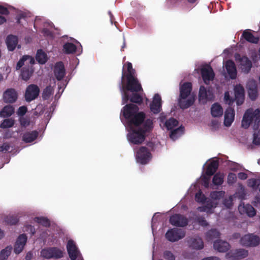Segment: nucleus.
I'll use <instances>...</instances> for the list:
<instances>
[{
    "label": "nucleus",
    "instance_id": "f257e3e1",
    "mask_svg": "<svg viewBox=\"0 0 260 260\" xmlns=\"http://www.w3.org/2000/svg\"><path fill=\"white\" fill-rule=\"evenodd\" d=\"M137 128H132L127 135L129 142L135 145L143 143L146 137V134L151 132L154 127L153 120L147 118Z\"/></svg>",
    "mask_w": 260,
    "mask_h": 260
},
{
    "label": "nucleus",
    "instance_id": "f03ea898",
    "mask_svg": "<svg viewBox=\"0 0 260 260\" xmlns=\"http://www.w3.org/2000/svg\"><path fill=\"white\" fill-rule=\"evenodd\" d=\"M139 108L137 105L128 104L123 107L121 113L131 124L139 126H141V124L147 119L145 113L143 112H139Z\"/></svg>",
    "mask_w": 260,
    "mask_h": 260
},
{
    "label": "nucleus",
    "instance_id": "7ed1b4c3",
    "mask_svg": "<svg viewBox=\"0 0 260 260\" xmlns=\"http://www.w3.org/2000/svg\"><path fill=\"white\" fill-rule=\"evenodd\" d=\"M260 124V110L256 109L253 110L252 109H247L243 117L241 125L246 129L251 125L254 131L258 129Z\"/></svg>",
    "mask_w": 260,
    "mask_h": 260
},
{
    "label": "nucleus",
    "instance_id": "20e7f679",
    "mask_svg": "<svg viewBox=\"0 0 260 260\" xmlns=\"http://www.w3.org/2000/svg\"><path fill=\"white\" fill-rule=\"evenodd\" d=\"M35 59L29 55H23L18 61L16 64V69L18 70L20 69L23 66H25L21 70V78L27 81L28 80L34 73V70L32 66L35 63Z\"/></svg>",
    "mask_w": 260,
    "mask_h": 260
},
{
    "label": "nucleus",
    "instance_id": "39448f33",
    "mask_svg": "<svg viewBox=\"0 0 260 260\" xmlns=\"http://www.w3.org/2000/svg\"><path fill=\"white\" fill-rule=\"evenodd\" d=\"M119 86L122 94L124 92H138L143 90L141 84L136 75L126 77L123 80L121 79Z\"/></svg>",
    "mask_w": 260,
    "mask_h": 260
},
{
    "label": "nucleus",
    "instance_id": "423d86ee",
    "mask_svg": "<svg viewBox=\"0 0 260 260\" xmlns=\"http://www.w3.org/2000/svg\"><path fill=\"white\" fill-rule=\"evenodd\" d=\"M41 255L45 258H60L63 256L62 250L56 247H48L43 249L41 251Z\"/></svg>",
    "mask_w": 260,
    "mask_h": 260
},
{
    "label": "nucleus",
    "instance_id": "0eeeda50",
    "mask_svg": "<svg viewBox=\"0 0 260 260\" xmlns=\"http://www.w3.org/2000/svg\"><path fill=\"white\" fill-rule=\"evenodd\" d=\"M136 158L138 162L145 165L150 160L151 154L147 147L141 146L136 152Z\"/></svg>",
    "mask_w": 260,
    "mask_h": 260
},
{
    "label": "nucleus",
    "instance_id": "6e6552de",
    "mask_svg": "<svg viewBox=\"0 0 260 260\" xmlns=\"http://www.w3.org/2000/svg\"><path fill=\"white\" fill-rule=\"evenodd\" d=\"M185 232L181 229L173 228L168 230L165 234L166 238L169 241L174 242L183 238Z\"/></svg>",
    "mask_w": 260,
    "mask_h": 260
},
{
    "label": "nucleus",
    "instance_id": "1a4fd4ad",
    "mask_svg": "<svg viewBox=\"0 0 260 260\" xmlns=\"http://www.w3.org/2000/svg\"><path fill=\"white\" fill-rule=\"evenodd\" d=\"M260 243V239L257 236L247 234L243 236L240 240V243L245 247H254Z\"/></svg>",
    "mask_w": 260,
    "mask_h": 260
},
{
    "label": "nucleus",
    "instance_id": "9d476101",
    "mask_svg": "<svg viewBox=\"0 0 260 260\" xmlns=\"http://www.w3.org/2000/svg\"><path fill=\"white\" fill-rule=\"evenodd\" d=\"M129 101L132 104L135 103L141 105L143 103L142 96L138 92H132L129 94L127 92H124L122 94V104L124 105Z\"/></svg>",
    "mask_w": 260,
    "mask_h": 260
},
{
    "label": "nucleus",
    "instance_id": "9b49d317",
    "mask_svg": "<svg viewBox=\"0 0 260 260\" xmlns=\"http://www.w3.org/2000/svg\"><path fill=\"white\" fill-rule=\"evenodd\" d=\"M40 93V89L36 84L29 85L26 89L25 93V100L30 102L36 99L39 95Z\"/></svg>",
    "mask_w": 260,
    "mask_h": 260
},
{
    "label": "nucleus",
    "instance_id": "f8f14e48",
    "mask_svg": "<svg viewBox=\"0 0 260 260\" xmlns=\"http://www.w3.org/2000/svg\"><path fill=\"white\" fill-rule=\"evenodd\" d=\"M169 221L172 225L177 227H184L188 223L187 218L180 214H175L171 216Z\"/></svg>",
    "mask_w": 260,
    "mask_h": 260
},
{
    "label": "nucleus",
    "instance_id": "ddd939ff",
    "mask_svg": "<svg viewBox=\"0 0 260 260\" xmlns=\"http://www.w3.org/2000/svg\"><path fill=\"white\" fill-rule=\"evenodd\" d=\"M17 99L18 93L14 88H8L3 93V100L5 103L13 104L16 102Z\"/></svg>",
    "mask_w": 260,
    "mask_h": 260
},
{
    "label": "nucleus",
    "instance_id": "4468645a",
    "mask_svg": "<svg viewBox=\"0 0 260 260\" xmlns=\"http://www.w3.org/2000/svg\"><path fill=\"white\" fill-rule=\"evenodd\" d=\"M236 59L239 60L242 71L244 73L248 74L252 68L251 61L247 56H241L239 54L236 55Z\"/></svg>",
    "mask_w": 260,
    "mask_h": 260
},
{
    "label": "nucleus",
    "instance_id": "2eb2a0df",
    "mask_svg": "<svg viewBox=\"0 0 260 260\" xmlns=\"http://www.w3.org/2000/svg\"><path fill=\"white\" fill-rule=\"evenodd\" d=\"M67 249L69 257L71 260H76L80 254V251L74 241L70 239L68 241Z\"/></svg>",
    "mask_w": 260,
    "mask_h": 260
},
{
    "label": "nucleus",
    "instance_id": "dca6fc26",
    "mask_svg": "<svg viewBox=\"0 0 260 260\" xmlns=\"http://www.w3.org/2000/svg\"><path fill=\"white\" fill-rule=\"evenodd\" d=\"M214 95L210 90H207L205 86H201L199 92V99L200 101L206 103L207 101H212L214 99Z\"/></svg>",
    "mask_w": 260,
    "mask_h": 260
},
{
    "label": "nucleus",
    "instance_id": "f3484780",
    "mask_svg": "<svg viewBox=\"0 0 260 260\" xmlns=\"http://www.w3.org/2000/svg\"><path fill=\"white\" fill-rule=\"evenodd\" d=\"M201 72L203 80L206 84H209L210 82L214 79L215 74L211 66H207L202 68Z\"/></svg>",
    "mask_w": 260,
    "mask_h": 260
},
{
    "label": "nucleus",
    "instance_id": "a211bd4d",
    "mask_svg": "<svg viewBox=\"0 0 260 260\" xmlns=\"http://www.w3.org/2000/svg\"><path fill=\"white\" fill-rule=\"evenodd\" d=\"M248 254V252L247 250L240 248L228 252L226 254V257L232 260H236L245 258L247 256Z\"/></svg>",
    "mask_w": 260,
    "mask_h": 260
},
{
    "label": "nucleus",
    "instance_id": "6ab92c4d",
    "mask_svg": "<svg viewBox=\"0 0 260 260\" xmlns=\"http://www.w3.org/2000/svg\"><path fill=\"white\" fill-rule=\"evenodd\" d=\"M151 111L156 114L161 110V98L158 93L155 94L152 102L150 104Z\"/></svg>",
    "mask_w": 260,
    "mask_h": 260
},
{
    "label": "nucleus",
    "instance_id": "aec40b11",
    "mask_svg": "<svg viewBox=\"0 0 260 260\" xmlns=\"http://www.w3.org/2000/svg\"><path fill=\"white\" fill-rule=\"evenodd\" d=\"M27 236L22 234L19 236L14 245V251L16 254H19L23 249L27 241Z\"/></svg>",
    "mask_w": 260,
    "mask_h": 260
},
{
    "label": "nucleus",
    "instance_id": "412c9836",
    "mask_svg": "<svg viewBox=\"0 0 260 260\" xmlns=\"http://www.w3.org/2000/svg\"><path fill=\"white\" fill-rule=\"evenodd\" d=\"M54 74L58 81L61 80L66 75V70L63 63L59 61L55 63L54 68Z\"/></svg>",
    "mask_w": 260,
    "mask_h": 260
},
{
    "label": "nucleus",
    "instance_id": "4be33fe9",
    "mask_svg": "<svg viewBox=\"0 0 260 260\" xmlns=\"http://www.w3.org/2000/svg\"><path fill=\"white\" fill-rule=\"evenodd\" d=\"M235 101L237 105H241L244 101V89L241 85H236L234 88Z\"/></svg>",
    "mask_w": 260,
    "mask_h": 260
},
{
    "label": "nucleus",
    "instance_id": "5701e85b",
    "mask_svg": "<svg viewBox=\"0 0 260 260\" xmlns=\"http://www.w3.org/2000/svg\"><path fill=\"white\" fill-rule=\"evenodd\" d=\"M192 90V84L186 82L182 84L180 87L179 98L186 99L190 94Z\"/></svg>",
    "mask_w": 260,
    "mask_h": 260
},
{
    "label": "nucleus",
    "instance_id": "b1692460",
    "mask_svg": "<svg viewBox=\"0 0 260 260\" xmlns=\"http://www.w3.org/2000/svg\"><path fill=\"white\" fill-rule=\"evenodd\" d=\"M238 210L241 213H245L249 217H252L256 215V210L250 204H247L243 206L241 204L238 207Z\"/></svg>",
    "mask_w": 260,
    "mask_h": 260
},
{
    "label": "nucleus",
    "instance_id": "393cba45",
    "mask_svg": "<svg viewBox=\"0 0 260 260\" xmlns=\"http://www.w3.org/2000/svg\"><path fill=\"white\" fill-rule=\"evenodd\" d=\"M235 110L229 107L225 111L224 124L226 126H230L234 120Z\"/></svg>",
    "mask_w": 260,
    "mask_h": 260
},
{
    "label": "nucleus",
    "instance_id": "a878e982",
    "mask_svg": "<svg viewBox=\"0 0 260 260\" xmlns=\"http://www.w3.org/2000/svg\"><path fill=\"white\" fill-rule=\"evenodd\" d=\"M214 248L220 252H225L230 248V244L226 241L217 240L213 243Z\"/></svg>",
    "mask_w": 260,
    "mask_h": 260
},
{
    "label": "nucleus",
    "instance_id": "bb28decb",
    "mask_svg": "<svg viewBox=\"0 0 260 260\" xmlns=\"http://www.w3.org/2000/svg\"><path fill=\"white\" fill-rule=\"evenodd\" d=\"M136 71L133 68L132 63L130 62H126L124 65L122 72V79H124L126 77L136 76Z\"/></svg>",
    "mask_w": 260,
    "mask_h": 260
},
{
    "label": "nucleus",
    "instance_id": "cd10ccee",
    "mask_svg": "<svg viewBox=\"0 0 260 260\" xmlns=\"http://www.w3.org/2000/svg\"><path fill=\"white\" fill-rule=\"evenodd\" d=\"M225 69L230 78L236 79L237 73L234 62L231 60H227L225 63Z\"/></svg>",
    "mask_w": 260,
    "mask_h": 260
},
{
    "label": "nucleus",
    "instance_id": "c85d7f7f",
    "mask_svg": "<svg viewBox=\"0 0 260 260\" xmlns=\"http://www.w3.org/2000/svg\"><path fill=\"white\" fill-rule=\"evenodd\" d=\"M189 246L193 249L200 250L204 247V243L202 239L199 237H191L188 241Z\"/></svg>",
    "mask_w": 260,
    "mask_h": 260
},
{
    "label": "nucleus",
    "instance_id": "c756f323",
    "mask_svg": "<svg viewBox=\"0 0 260 260\" xmlns=\"http://www.w3.org/2000/svg\"><path fill=\"white\" fill-rule=\"evenodd\" d=\"M241 37L244 38L247 42L252 44H257L259 41V38L257 36H254L251 33V30L249 29L243 31Z\"/></svg>",
    "mask_w": 260,
    "mask_h": 260
},
{
    "label": "nucleus",
    "instance_id": "7c9ffc66",
    "mask_svg": "<svg viewBox=\"0 0 260 260\" xmlns=\"http://www.w3.org/2000/svg\"><path fill=\"white\" fill-rule=\"evenodd\" d=\"M6 42L8 49L10 51H12L14 50L18 45V37L13 35H10L7 36Z\"/></svg>",
    "mask_w": 260,
    "mask_h": 260
},
{
    "label": "nucleus",
    "instance_id": "2f4dec72",
    "mask_svg": "<svg viewBox=\"0 0 260 260\" xmlns=\"http://www.w3.org/2000/svg\"><path fill=\"white\" fill-rule=\"evenodd\" d=\"M15 112V108L13 106H5L0 111V117L8 118L11 116Z\"/></svg>",
    "mask_w": 260,
    "mask_h": 260
},
{
    "label": "nucleus",
    "instance_id": "473e14b6",
    "mask_svg": "<svg viewBox=\"0 0 260 260\" xmlns=\"http://www.w3.org/2000/svg\"><path fill=\"white\" fill-rule=\"evenodd\" d=\"M38 137V133L36 131L26 132L22 136V140L25 143H30L35 140Z\"/></svg>",
    "mask_w": 260,
    "mask_h": 260
},
{
    "label": "nucleus",
    "instance_id": "72a5a7b5",
    "mask_svg": "<svg viewBox=\"0 0 260 260\" xmlns=\"http://www.w3.org/2000/svg\"><path fill=\"white\" fill-rule=\"evenodd\" d=\"M219 163L217 160L211 161L207 166L206 170V174L209 177L213 175L218 169Z\"/></svg>",
    "mask_w": 260,
    "mask_h": 260
},
{
    "label": "nucleus",
    "instance_id": "f704fd0d",
    "mask_svg": "<svg viewBox=\"0 0 260 260\" xmlns=\"http://www.w3.org/2000/svg\"><path fill=\"white\" fill-rule=\"evenodd\" d=\"M184 100L179 98L178 100V105L182 109H186L194 104V98L193 97H190L186 100Z\"/></svg>",
    "mask_w": 260,
    "mask_h": 260
},
{
    "label": "nucleus",
    "instance_id": "c9c22d12",
    "mask_svg": "<svg viewBox=\"0 0 260 260\" xmlns=\"http://www.w3.org/2000/svg\"><path fill=\"white\" fill-rule=\"evenodd\" d=\"M211 113L213 117H218L222 116L223 109L218 103L214 104L211 108Z\"/></svg>",
    "mask_w": 260,
    "mask_h": 260
},
{
    "label": "nucleus",
    "instance_id": "e433bc0d",
    "mask_svg": "<svg viewBox=\"0 0 260 260\" xmlns=\"http://www.w3.org/2000/svg\"><path fill=\"white\" fill-rule=\"evenodd\" d=\"M76 50V46L72 43L67 42L63 45L62 50L65 54H70L74 53Z\"/></svg>",
    "mask_w": 260,
    "mask_h": 260
},
{
    "label": "nucleus",
    "instance_id": "4c0bfd02",
    "mask_svg": "<svg viewBox=\"0 0 260 260\" xmlns=\"http://www.w3.org/2000/svg\"><path fill=\"white\" fill-rule=\"evenodd\" d=\"M36 59L40 64H44L47 61V54L42 49L37 51Z\"/></svg>",
    "mask_w": 260,
    "mask_h": 260
},
{
    "label": "nucleus",
    "instance_id": "58836bf2",
    "mask_svg": "<svg viewBox=\"0 0 260 260\" xmlns=\"http://www.w3.org/2000/svg\"><path fill=\"white\" fill-rule=\"evenodd\" d=\"M184 127L183 126H180L179 127L172 129L170 133V137L172 139H176L183 134Z\"/></svg>",
    "mask_w": 260,
    "mask_h": 260
},
{
    "label": "nucleus",
    "instance_id": "ea45409f",
    "mask_svg": "<svg viewBox=\"0 0 260 260\" xmlns=\"http://www.w3.org/2000/svg\"><path fill=\"white\" fill-rule=\"evenodd\" d=\"M220 232L216 229H211L206 233V238L208 240H212L214 239L219 238Z\"/></svg>",
    "mask_w": 260,
    "mask_h": 260
},
{
    "label": "nucleus",
    "instance_id": "a19ab883",
    "mask_svg": "<svg viewBox=\"0 0 260 260\" xmlns=\"http://www.w3.org/2000/svg\"><path fill=\"white\" fill-rule=\"evenodd\" d=\"M178 121L174 118H170L165 122V125L168 130H172L174 127L177 126Z\"/></svg>",
    "mask_w": 260,
    "mask_h": 260
},
{
    "label": "nucleus",
    "instance_id": "79ce46f5",
    "mask_svg": "<svg viewBox=\"0 0 260 260\" xmlns=\"http://www.w3.org/2000/svg\"><path fill=\"white\" fill-rule=\"evenodd\" d=\"M12 250L11 246H8L3 249L0 252V260H6L10 255Z\"/></svg>",
    "mask_w": 260,
    "mask_h": 260
},
{
    "label": "nucleus",
    "instance_id": "37998d69",
    "mask_svg": "<svg viewBox=\"0 0 260 260\" xmlns=\"http://www.w3.org/2000/svg\"><path fill=\"white\" fill-rule=\"evenodd\" d=\"M54 89L51 85L47 86L43 91L42 98L44 100H48L53 94Z\"/></svg>",
    "mask_w": 260,
    "mask_h": 260
},
{
    "label": "nucleus",
    "instance_id": "c03bdc74",
    "mask_svg": "<svg viewBox=\"0 0 260 260\" xmlns=\"http://www.w3.org/2000/svg\"><path fill=\"white\" fill-rule=\"evenodd\" d=\"M224 176L219 173L215 174L212 179V183L215 185H221L223 182Z\"/></svg>",
    "mask_w": 260,
    "mask_h": 260
},
{
    "label": "nucleus",
    "instance_id": "a18cd8bd",
    "mask_svg": "<svg viewBox=\"0 0 260 260\" xmlns=\"http://www.w3.org/2000/svg\"><path fill=\"white\" fill-rule=\"evenodd\" d=\"M15 120L13 118L5 119L0 124V127L2 128H10L14 126Z\"/></svg>",
    "mask_w": 260,
    "mask_h": 260
},
{
    "label": "nucleus",
    "instance_id": "49530a36",
    "mask_svg": "<svg viewBox=\"0 0 260 260\" xmlns=\"http://www.w3.org/2000/svg\"><path fill=\"white\" fill-rule=\"evenodd\" d=\"M225 193V191L223 190L213 191L210 192V197L213 200H219L224 197Z\"/></svg>",
    "mask_w": 260,
    "mask_h": 260
},
{
    "label": "nucleus",
    "instance_id": "de8ad7c7",
    "mask_svg": "<svg viewBox=\"0 0 260 260\" xmlns=\"http://www.w3.org/2000/svg\"><path fill=\"white\" fill-rule=\"evenodd\" d=\"M34 220L37 223L41 224L45 227H49L50 225V223L49 219L44 217H35Z\"/></svg>",
    "mask_w": 260,
    "mask_h": 260
},
{
    "label": "nucleus",
    "instance_id": "09e8293b",
    "mask_svg": "<svg viewBox=\"0 0 260 260\" xmlns=\"http://www.w3.org/2000/svg\"><path fill=\"white\" fill-rule=\"evenodd\" d=\"M19 221V219L15 216H8L5 218V222L9 225H15Z\"/></svg>",
    "mask_w": 260,
    "mask_h": 260
},
{
    "label": "nucleus",
    "instance_id": "8fccbe9b",
    "mask_svg": "<svg viewBox=\"0 0 260 260\" xmlns=\"http://www.w3.org/2000/svg\"><path fill=\"white\" fill-rule=\"evenodd\" d=\"M198 0H187L188 3L185 1H182L179 7L182 10L188 11L191 8L189 5L194 4Z\"/></svg>",
    "mask_w": 260,
    "mask_h": 260
},
{
    "label": "nucleus",
    "instance_id": "3c124183",
    "mask_svg": "<svg viewBox=\"0 0 260 260\" xmlns=\"http://www.w3.org/2000/svg\"><path fill=\"white\" fill-rule=\"evenodd\" d=\"M195 200L197 202L204 203L205 202L206 198L202 192L199 191L196 194Z\"/></svg>",
    "mask_w": 260,
    "mask_h": 260
},
{
    "label": "nucleus",
    "instance_id": "603ef678",
    "mask_svg": "<svg viewBox=\"0 0 260 260\" xmlns=\"http://www.w3.org/2000/svg\"><path fill=\"white\" fill-rule=\"evenodd\" d=\"M163 257L166 260H175L174 254L169 250H165L163 252Z\"/></svg>",
    "mask_w": 260,
    "mask_h": 260
},
{
    "label": "nucleus",
    "instance_id": "864d4df0",
    "mask_svg": "<svg viewBox=\"0 0 260 260\" xmlns=\"http://www.w3.org/2000/svg\"><path fill=\"white\" fill-rule=\"evenodd\" d=\"M223 204L227 208L231 209L233 205L232 197L231 196L225 198L223 201Z\"/></svg>",
    "mask_w": 260,
    "mask_h": 260
},
{
    "label": "nucleus",
    "instance_id": "5fc2aeb1",
    "mask_svg": "<svg viewBox=\"0 0 260 260\" xmlns=\"http://www.w3.org/2000/svg\"><path fill=\"white\" fill-rule=\"evenodd\" d=\"M237 181V176L235 174L230 173L228 176L227 182L229 185H232Z\"/></svg>",
    "mask_w": 260,
    "mask_h": 260
},
{
    "label": "nucleus",
    "instance_id": "6e6d98bb",
    "mask_svg": "<svg viewBox=\"0 0 260 260\" xmlns=\"http://www.w3.org/2000/svg\"><path fill=\"white\" fill-rule=\"evenodd\" d=\"M248 93L249 98L252 101H254L256 99L258 96V92L257 89H250V90H248Z\"/></svg>",
    "mask_w": 260,
    "mask_h": 260
},
{
    "label": "nucleus",
    "instance_id": "4d7b16f0",
    "mask_svg": "<svg viewBox=\"0 0 260 260\" xmlns=\"http://www.w3.org/2000/svg\"><path fill=\"white\" fill-rule=\"evenodd\" d=\"M253 143L255 145H260V132L259 131L257 132L255 131L253 134Z\"/></svg>",
    "mask_w": 260,
    "mask_h": 260
},
{
    "label": "nucleus",
    "instance_id": "13d9d810",
    "mask_svg": "<svg viewBox=\"0 0 260 260\" xmlns=\"http://www.w3.org/2000/svg\"><path fill=\"white\" fill-rule=\"evenodd\" d=\"M224 100L225 103L229 105H232L234 103V100L230 96L229 91H226L224 93Z\"/></svg>",
    "mask_w": 260,
    "mask_h": 260
},
{
    "label": "nucleus",
    "instance_id": "bf43d9fd",
    "mask_svg": "<svg viewBox=\"0 0 260 260\" xmlns=\"http://www.w3.org/2000/svg\"><path fill=\"white\" fill-rule=\"evenodd\" d=\"M247 90H250V89H257V84L255 81L253 80H249L247 83Z\"/></svg>",
    "mask_w": 260,
    "mask_h": 260
},
{
    "label": "nucleus",
    "instance_id": "052dcab7",
    "mask_svg": "<svg viewBox=\"0 0 260 260\" xmlns=\"http://www.w3.org/2000/svg\"><path fill=\"white\" fill-rule=\"evenodd\" d=\"M19 122L20 125L22 127H26L27 126L29 125V119L23 116H21L19 118Z\"/></svg>",
    "mask_w": 260,
    "mask_h": 260
},
{
    "label": "nucleus",
    "instance_id": "680f3d73",
    "mask_svg": "<svg viewBox=\"0 0 260 260\" xmlns=\"http://www.w3.org/2000/svg\"><path fill=\"white\" fill-rule=\"evenodd\" d=\"M196 220L198 222V223L201 226H206L208 224L207 221L205 219V217L203 216L197 217Z\"/></svg>",
    "mask_w": 260,
    "mask_h": 260
},
{
    "label": "nucleus",
    "instance_id": "e2e57ef3",
    "mask_svg": "<svg viewBox=\"0 0 260 260\" xmlns=\"http://www.w3.org/2000/svg\"><path fill=\"white\" fill-rule=\"evenodd\" d=\"M27 109L26 106H23L20 107L17 112V114L18 116L21 117L23 116L25 114V113L27 112Z\"/></svg>",
    "mask_w": 260,
    "mask_h": 260
},
{
    "label": "nucleus",
    "instance_id": "0e129e2a",
    "mask_svg": "<svg viewBox=\"0 0 260 260\" xmlns=\"http://www.w3.org/2000/svg\"><path fill=\"white\" fill-rule=\"evenodd\" d=\"M10 149V146L8 143H4L0 147V151L2 152H7L9 151Z\"/></svg>",
    "mask_w": 260,
    "mask_h": 260
},
{
    "label": "nucleus",
    "instance_id": "69168bd1",
    "mask_svg": "<svg viewBox=\"0 0 260 260\" xmlns=\"http://www.w3.org/2000/svg\"><path fill=\"white\" fill-rule=\"evenodd\" d=\"M210 177L204 176L202 178L203 184L205 188H208L209 185Z\"/></svg>",
    "mask_w": 260,
    "mask_h": 260
},
{
    "label": "nucleus",
    "instance_id": "338daca9",
    "mask_svg": "<svg viewBox=\"0 0 260 260\" xmlns=\"http://www.w3.org/2000/svg\"><path fill=\"white\" fill-rule=\"evenodd\" d=\"M10 13L9 10L3 6L0 5V14L2 15H8Z\"/></svg>",
    "mask_w": 260,
    "mask_h": 260
},
{
    "label": "nucleus",
    "instance_id": "774afa93",
    "mask_svg": "<svg viewBox=\"0 0 260 260\" xmlns=\"http://www.w3.org/2000/svg\"><path fill=\"white\" fill-rule=\"evenodd\" d=\"M238 177L241 180H245L247 178V174L244 172H240L238 174Z\"/></svg>",
    "mask_w": 260,
    "mask_h": 260
}]
</instances>
